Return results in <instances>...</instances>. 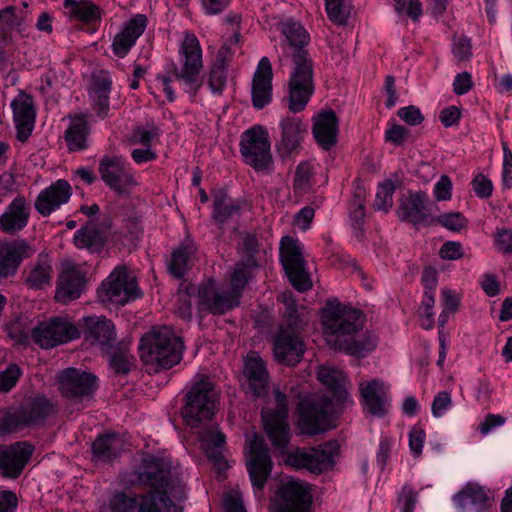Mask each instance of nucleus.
Segmentation results:
<instances>
[{
  "mask_svg": "<svg viewBox=\"0 0 512 512\" xmlns=\"http://www.w3.org/2000/svg\"><path fill=\"white\" fill-rule=\"evenodd\" d=\"M316 142L325 150H329L336 143L338 133V119L334 111L321 112L314 118L312 129Z\"/></svg>",
  "mask_w": 512,
  "mask_h": 512,
  "instance_id": "72a5a7b5",
  "label": "nucleus"
},
{
  "mask_svg": "<svg viewBox=\"0 0 512 512\" xmlns=\"http://www.w3.org/2000/svg\"><path fill=\"white\" fill-rule=\"evenodd\" d=\"M99 173L104 183L117 194H129L138 185L134 170L120 156L101 159Z\"/></svg>",
  "mask_w": 512,
  "mask_h": 512,
  "instance_id": "f3484780",
  "label": "nucleus"
},
{
  "mask_svg": "<svg viewBox=\"0 0 512 512\" xmlns=\"http://www.w3.org/2000/svg\"><path fill=\"white\" fill-rule=\"evenodd\" d=\"M328 18L337 25H346L352 6L348 0H324Z\"/></svg>",
  "mask_w": 512,
  "mask_h": 512,
  "instance_id": "49530a36",
  "label": "nucleus"
},
{
  "mask_svg": "<svg viewBox=\"0 0 512 512\" xmlns=\"http://www.w3.org/2000/svg\"><path fill=\"white\" fill-rule=\"evenodd\" d=\"M394 444L395 440L392 437L389 435H381L376 454V462L381 470L386 467Z\"/></svg>",
  "mask_w": 512,
  "mask_h": 512,
  "instance_id": "052dcab7",
  "label": "nucleus"
},
{
  "mask_svg": "<svg viewBox=\"0 0 512 512\" xmlns=\"http://www.w3.org/2000/svg\"><path fill=\"white\" fill-rule=\"evenodd\" d=\"M112 80L109 74L100 73L95 77L90 97L93 102V109L100 119H104L109 111V94Z\"/></svg>",
  "mask_w": 512,
  "mask_h": 512,
  "instance_id": "e433bc0d",
  "label": "nucleus"
},
{
  "mask_svg": "<svg viewBox=\"0 0 512 512\" xmlns=\"http://www.w3.org/2000/svg\"><path fill=\"white\" fill-rule=\"evenodd\" d=\"M201 285L193 284L181 287L178 291L175 311L179 317L184 320H190L192 317V298L195 299L197 308H199L198 289ZM199 313H210L209 311H200Z\"/></svg>",
  "mask_w": 512,
  "mask_h": 512,
  "instance_id": "37998d69",
  "label": "nucleus"
},
{
  "mask_svg": "<svg viewBox=\"0 0 512 512\" xmlns=\"http://www.w3.org/2000/svg\"><path fill=\"white\" fill-rule=\"evenodd\" d=\"M30 207L23 196L15 197L0 216V229L14 234L24 229L29 220Z\"/></svg>",
  "mask_w": 512,
  "mask_h": 512,
  "instance_id": "c85d7f7f",
  "label": "nucleus"
},
{
  "mask_svg": "<svg viewBox=\"0 0 512 512\" xmlns=\"http://www.w3.org/2000/svg\"><path fill=\"white\" fill-rule=\"evenodd\" d=\"M85 338L92 343L108 345L115 340V325L104 316H87L82 319Z\"/></svg>",
  "mask_w": 512,
  "mask_h": 512,
  "instance_id": "2f4dec72",
  "label": "nucleus"
},
{
  "mask_svg": "<svg viewBox=\"0 0 512 512\" xmlns=\"http://www.w3.org/2000/svg\"><path fill=\"white\" fill-rule=\"evenodd\" d=\"M428 195L423 191L409 193L401 199L397 209V216L402 221L414 225L426 224L428 219Z\"/></svg>",
  "mask_w": 512,
  "mask_h": 512,
  "instance_id": "cd10ccee",
  "label": "nucleus"
},
{
  "mask_svg": "<svg viewBox=\"0 0 512 512\" xmlns=\"http://www.w3.org/2000/svg\"><path fill=\"white\" fill-rule=\"evenodd\" d=\"M74 244L78 248H85L91 252H98L104 245V238L93 225H86L74 234Z\"/></svg>",
  "mask_w": 512,
  "mask_h": 512,
  "instance_id": "a18cd8bd",
  "label": "nucleus"
},
{
  "mask_svg": "<svg viewBox=\"0 0 512 512\" xmlns=\"http://www.w3.org/2000/svg\"><path fill=\"white\" fill-rule=\"evenodd\" d=\"M441 294L443 308L438 323L440 327H444L448 318L457 310L460 301L457 294L452 290L443 289Z\"/></svg>",
  "mask_w": 512,
  "mask_h": 512,
  "instance_id": "3c124183",
  "label": "nucleus"
},
{
  "mask_svg": "<svg viewBox=\"0 0 512 512\" xmlns=\"http://www.w3.org/2000/svg\"><path fill=\"white\" fill-rule=\"evenodd\" d=\"M63 5L70 20L87 25L101 22L103 10L91 0H64Z\"/></svg>",
  "mask_w": 512,
  "mask_h": 512,
  "instance_id": "f704fd0d",
  "label": "nucleus"
},
{
  "mask_svg": "<svg viewBox=\"0 0 512 512\" xmlns=\"http://www.w3.org/2000/svg\"><path fill=\"white\" fill-rule=\"evenodd\" d=\"M161 135L160 129L154 123H147L144 126L135 128L132 135V141L145 147H151Z\"/></svg>",
  "mask_w": 512,
  "mask_h": 512,
  "instance_id": "8fccbe9b",
  "label": "nucleus"
},
{
  "mask_svg": "<svg viewBox=\"0 0 512 512\" xmlns=\"http://www.w3.org/2000/svg\"><path fill=\"white\" fill-rule=\"evenodd\" d=\"M281 32L286 45L293 50V68L288 83V108L299 113L307 106L313 92V62L304 46L309 42V33L299 23L287 20L281 23Z\"/></svg>",
  "mask_w": 512,
  "mask_h": 512,
  "instance_id": "7ed1b4c3",
  "label": "nucleus"
},
{
  "mask_svg": "<svg viewBox=\"0 0 512 512\" xmlns=\"http://www.w3.org/2000/svg\"><path fill=\"white\" fill-rule=\"evenodd\" d=\"M17 139L24 142L31 135L35 122V109L30 95L21 92L11 102Z\"/></svg>",
  "mask_w": 512,
  "mask_h": 512,
  "instance_id": "a878e982",
  "label": "nucleus"
},
{
  "mask_svg": "<svg viewBox=\"0 0 512 512\" xmlns=\"http://www.w3.org/2000/svg\"><path fill=\"white\" fill-rule=\"evenodd\" d=\"M274 354L276 359L287 365H295L303 356V342L292 327L281 328L274 338Z\"/></svg>",
  "mask_w": 512,
  "mask_h": 512,
  "instance_id": "5701e85b",
  "label": "nucleus"
},
{
  "mask_svg": "<svg viewBox=\"0 0 512 512\" xmlns=\"http://www.w3.org/2000/svg\"><path fill=\"white\" fill-rule=\"evenodd\" d=\"M139 479L149 484L152 491L172 490L176 494L175 500L180 501L186 497L185 484L171 476V460L167 457L147 455L142 460L138 470Z\"/></svg>",
  "mask_w": 512,
  "mask_h": 512,
  "instance_id": "9d476101",
  "label": "nucleus"
},
{
  "mask_svg": "<svg viewBox=\"0 0 512 512\" xmlns=\"http://www.w3.org/2000/svg\"><path fill=\"white\" fill-rule=\"evenodd\" d=\"M176 494L172 490L144 492L115 491L107 501V512H182L183 508L173 502Z\"/></svg>",
  "mask_w": 512,
  "mask_h": 512,
  "instance_id": "39448f33",
  "label": "nucleus"
},
{
  "mask_svg": "<svg viewBox=\"0 0 512 512\" xmlns=\"http://www.w3.org/2000/svg\"><path fill=\"white\" fill-rule=\"evenodd\" d=\"M397 14L406 13L412 20L417 21L423 14L420 0H393Z\"/></svg>",
  "mask_w": 512,
  "mask_h": 512,
  "instance_id": "864d4df0",
  "label": "nucleus"
},
{
  "mask_svg": "<svg viewBox=\"0 0 512 512\" xmlns=\"http://www.w3.org/2000/svg\"><path fill=\"white\" fill-rule=\"evenodd\" d=\"M246 466L254 493H262L273 469L269 449L256 434L247 436Z\"/></svg>",
  "mask_w": 512,
  "mask_h": 512,
  "instance_id": "ddd939ff",
  "label": "nucleus"
},
{
  "mask_svg": "<svg viewBox=\"0 0 512 512\" xmlns=\"http://www.w3.org/2000/svg\"><path fill=\"white\" fill-rule=\"evenodd\" d=\"M313 170L314 168L311 163H300L296 169L294 187L300 191H306L310 187Z\"/></svg>",
  "mask_w": 512,
  "mask_h": 512,
  "instance_id": "4d7b16f0",
  "label": "nucleus"
},
{
  "mask_svg": "<svg viewBox=\"0 0 512 512\" xmlns=\"http://www.w3.org/2000/svg\"><path fill=\"white\" fill-rule=\"evenodd\" d=\"M71 197V186L65 180H57L44 189L35 201V209L43 216L52 212L68 202Z\"/></svg>",
  "mask_w": 512,
  "mask_h": 512,
  "instance_id": "bb28decb",
  "label": "nucleus"
},
{
  "mask_svg": "<svg viewBox=\"0 0 512 512\" xmlns=\"http://www.w3.org/2000/svg\"><path fill=\"white\" fill-rule=\"evenodd\" d=\"M179 67L174 68L175 80L180 82L187 93L193 95L200 89V74L203 69V52L197 36L185 31L178 47Z\"/></svg>",
  "mask_w": 512,
  "mask_h": 512,
  "instance_id": "6e6552de",
  "label": "nucleus"
},
{
  "mask_svg": "<svg viewBox=\"0 0 512 512\" xmlns=\"http://www.w3.org/2000/svg\"><path fill=\"white\" fill-rule=\"evenodd\" d=\"M322 325L326 343L335 350L363 356L377 345L375 336L358 334L363 327L361 311L337 300L326 303L322 313Z\"/></svg>",
  "mask_w": 512,
  "mask_h": 512,
  "instance_id": "f03ea898",
  "label": "nucleus"
},
{
  "mask_svg": "<svg viewBox=\"0 0 512 512\" xmlns=\"http://www.w3.org/2000/svg\"><path fill=\"white\" fill-rule=\"evenodd\" d=\"M88 122L84 116L71 118L70 125L65 131V141L70 151H82L88 148Z\"/></svg>",
  "mask_w": 512,
  "mask_h": 512,
  "instance_id": "58836bf2",
  "label": "nucleus"
},
{
  "mask_svg": "<svg viewBox=\"0 0 512 512\" xmlns=\"http://www.w3.org/2000/svg\"><path fill=\"white\" fill-rule=\"evenodd\" d=\"M139 296L136 279L124 266H117L98 289L99 299L108 304L124 305Z\"/></svg>",
  "mask_w": 512,
  "mask_h": 512,
  "instance_id": "2eb2a0df",
  "label": "nucleus"
},
{
  "mask_svg": "<svg viewBox=\"0 0 512 512\" xmlns=\"http://www.w3.org/2000/svg\"><path fill=\"white\" fill-rule=\"evenodd\" d=\"M495 245L498 250L508 253L512 251V229H502L495 235Z\"/></svg>",
  "mask_w": 512,
  "mask_h": 512,
  "instance_id": "774afa93",
  "label": "nucleus"
},
{
  "mask_svg": "<svg viewBox=\"0 0 512 512\" xmlns=\"http://www.w3.org/2000/svg\"><path fill=\"white\" fill-rule=\"evenodd\" d=\"M279 250L281 264L293 287L301 292L309 290L312 287V282L307 272L301 242L290 236H284L281 239Z\"/></svg>",
  "mask_w": 512,
  "mask_h": 512,
  "instance_id": "f8f14e48",
  "label": "nucleus"
},
{
  "mask_svg": "<svg viewBox=\"0 0 512 512\" xmlns=\"http://www.w3.org/2000/svg\"><path fill=\"white\" fill-rule=\"evenodd\" d=\"M439 256L444 260H458L463 257V249L460 242L447 241L440 250Z\"/></svg>",
  "mask_w": 512,
  "mask_h": 512,
  "instance_id": "338daca9",
  "label": "nucleus"
},
{
  "mask_svg": "<svg viewBox=\"0 0 512 512\" xmlns=\"http://www.w3.org/2000/svg\"><path fill=\"white\" fill-rule=\"evenodd\" d=\"M53 405L44 396L25 400L0 410V436H6L34 427L52 412Z\"/></svg>",
  "mask_w": 512,
  "mask_h": 512,
  "instance_id": "0eeeda50",
  "label": "nucleus"
},
{
  "mask_svg": "<svg viewBox=\"0 0 512 512\" xmlns=\"http://www.w3.org/2000/svg\"><path fill=\"white\" fill-rule=\"evenodd\" d=\"M317 378L330 390L331 397L308 396L300 401L298 427L306 435L331 429L340 408L352 403L347 391L348 379L343 371L323 365L317 370Z\"/></svg>",
  "mask_w": 512,
  "mask_h": 512,
  "instance_id": "f257e3e1",
  "label": "nucleus"
},
{
  "mask_svg": "<svg viewBox=\"0 0 512 512\" xmlns=\"http://www.w3.org/2000/svg\"><path fill=\"white\" fill-rule=\"evenodd\" d=\"M433 194L437 201H447L452 196V182L446 175H442L435 183Z\"/></svg>",
  "mask_w": 512,
  "mask_h": 512,
  "instance_id": "0e129e2a",
  "label": "nucleus"
},
{
  "mask_svg": "<svg viewBox=\"0 0 512 512\" xmlns=\"http://www.w3.org/2000/svg\"><path fill=\"white\" fill-rule=\"evenodd\" d=\"M84 286V275L78 266H67L61 273L55 298L67 304L80 297Z\"/></svg>",
  "mask_w": 512,
  "mask_h": 512,
  "instance_id": "c756f323",
  "label": "nucleus"
},
{
  "mask_svg": "<svg viewBox=\"0 0 512 512\" xmlns=\"http://www.w3.org/2000/svg\"><path fill=\"white\" fill-rule=\"evenodd\" d=\"M51 267L47 262H39L33 266L27 276V284L32 289H42L50 284Z\"/></svg>",
  "mask_w": 512,
  "mask_h": 512,
  "instance_id": "de8ad7c7",
  "label": "nucleus"
},
{
  "mask_svg": "<svg viewBox=\"0 0 512 512\" xmlns=\"http://www.w3.org/2000/svg\"><path fill=\"white\" fill-rule=\"evenodd\" d=\"M219 393L206 377L196 382L186 394L182 416L191 427L210 420L215 413Z\"/></svg>",
  "mask_w": 512,
  "mask_h": 512,
  "instance_id": "1a4fd4ad",
  "label": "nucleus"
},
{
  "mask_svg": "<svg viewBox=\"0 0 512 512\" xmlns=\"http://www.w3.org/2000/svg\"><path fill=\"white\" fill-rule=\"evenodd\" d=\"M455 503L460 507L472 506L476 511H483L490 506L491 498L484 487L468 484L454 496Z\"/></svg>",
  "mask_w": 512,
  "mask_h": 512,
  "instance_id": "4c0bfd02",
  "label": "nucleus"
},
{
  "mask_svg": "<svg viewBox=\"0 0 512 512\" xmlns=\"http://www.w3.org/2000/svg\"><path fill=\"white\" fill-rule=\"evenodd\" d=\"M244 376L249 390L255 396H262L267 392L269 375L264 361L257 353H250L244 359Z\"/></svg>",
  "mask_w": 512,
  "mask_h": 512,
  "instance_id": "7c9ffc66",
  "label": "nucleus"
},
{
  "mask_svg": "<svg viewBox=\"0 0 512 512\" xmlns=\"http://www.w3.org/2000/svg\"><path fill=\"white\" fill-rule=\"evenodd\" d=\"M226 72L225 68L222 64L213 63L210 74H209V80L208 84L211 89V91L214 94H221L226 86Z\"/></svg>",
  "mask_w": 512,
  "mask_h": 512,
  "instance_id": "5fc2aeb1",
  "label": "nucleus"
},
{
  "mask_svg": "<svg viewBox=\"0 0 512 512\" xmlns=\"http://www.w3.org/2000/svg\"><path fill=\"white\" fill-rule=\"evenodd\" d=\"M239 145L244 162L255 171L263 172L272 168L271 143L265 127L254 125L244 131Z\"/></svg>",
  "mask_w": 512,
  "mask_h": 512,
  "instance_id": "9b49d317",
  "label": "nucleus"
},
{
  "mask_svg": "<svg viewBox=\"0 0 512 512\" xmlns=\"http://www.w3.org/2000/svg\"><path fill=\"white\" fill-rule=\"evenodd\" d=\"M286 396L280 391H275V409L266 407L262 410V421L265 432L272 445L281 454L286 453L290 441L291 432L287 423Z\"/></svg>",
  "mask_w": 512,
  "mask_h": 512,
  "instance_id": "4468645a",
  "label": "nucleus"
},
{
  "mask_svg": "<svg viewBox=\"0 0 512 512\" xmlns=\"http://www.w3.org/2000/svg\"><path fill=\"white\" fill-rule=\"evenodd\" d=\"M30 254L31 249L25 242L0 241V276L14 274L21 260Z\"/></svg>",
  "mask_w": 512,
  "mask_h": 512,
  "instance_id": "473e14b6",
  "label": "nucleus"
},
{
  "mask_svg": "<svg viewBox=\"0 0 512 512\" xmlns=\"http://www.w3.org/2000/svg\"><path fill=\"white\" fill-rule=\"evenodd\" d=\"M397 114L405 123L412 126L419 125L424 120L420 109L413 105L400 108Z\"/></svg>",
  "mask_w": 512,
  "mask_h": 512,
  "instance_id": "69168bd1",
  "label": "nucleus"
},
{
  "mask_svg": "<svg viewBox=\"0 0 512 512\" xmlns=\"http://www.w3.org/2000/svg\"><path fill=\"white\" fill-rule=\"evenodd\" d=\"M273 71L270 60L262 57L253 75L251 97L254 108L262 109L272 100Z\"/></svg>",
  "mask_w": 512,
  "mask_h": 512,
  "instance_id": "b1692460",
  "label": "nucleus"
},
{
  "mask_svg": "<svg viewBox=\"0 0 512 512\" xmlns=\"http://www.w3.org/2000/svg\"><path fill=\"white\" fill-rule=\"evenodd\" d=\"M310 504L308 486L303 481L292 478L281 483L271 512H309Z\"/></svg>",
  "mask_w": 512,
  "mask_h": 512,
  "instance_id": "6ab92c4d",
  "label": "nucleus"
},
{
  "mask_svg": "<svg viewBox=\"0 0 512 512\" xmlns=\"http://www.w3.org/2000/svg\"><path fill=\"white\" fill-rule=\"evenodd\" d=\"M147 22V17L144 14H135L123 24L121 30L114 36L111 45L112 51L117 57L124 58L129 53L137 39L145 31Z\"/></svg>",
  "mask_w": 512,
  "mask_h": 512,
  "instance_id": "393cba45",
  "label": "nucleus"
},
{
  "mask_svg": "<svg viewBox=\"0 0 512 512\" xmlns=\"http://www.w3.org/2000/svg\"><path fill=\"white\" fill-rule=\"evenodd\" d=\"M426 439L425 431L420 426H413L409 432V448L414 457H419L422 454Z\"/></svg>",
  "mask_w": 512,
  "mask_h": 512,
  "instance_id": "e2e57ef3",
  "label": "nucleus"
},
{
  "mask_svg": "<svg viewBox=\"0 0 512 512\" xmlns=\"http://www.w3.org/2000/svg\"><path fill=\"white\" fill-rule=\"evenodd\" d=\"M50 323L53 328V338L41 339L46 349L67 343L79 336L78 329L66 318L55 317L50 320Z\"/></svg>",
  "mask_w": 512,
  "mask_h": 512,
  "instance_id": "ea45409f",
  "label": "nucleus"
},
{
  "mask_svg": "<svg viewBox=\"0 0 512 512\" xmlns=\"http://www.w3.org/2000/svg\"><path fill=\"white\" fill-rule=\"evenodd\" d=\"M50 323L53 328V338L41 339L46 349L67 343L79 336L78 329L66 318L55 317L50 320Z\"/></svg>",
  "mask_w": 512,
  "mask_h": 512,
  "instance_id": "a19ab883",
  "label": "nucleus"
},
{
  "mask_svg": "<svg viewBox=\"0 0 512 512\" xmlns=\"http://www.w3.org/2000/svg\"><path fill=\"white\" fill-rule=\"evenodd\" d=\"M237 212L238 207L233 203H228L223 198H217L214 200L213 218L217 222L223 223Z\"/></svg>",
  "mask_w": 512,
  "mask_h": 512,
  "instance_id": "13d9d810",
  "label": "nucleus"
},
{
  "mask_svg": "<svg viewBox=\"0 0 512 512\" xmlns=\"http://www.w3.org/2000/svg\"><path fill=\"white\" fill-rule=\"evenodd\" d=\"M281 130L280 141L277 143V149L282 156H288L297 153L307 134V125L300 117L287 115L279 122Z\"/></svg>",
  "mask_w": 512,
  "mask_h": 512,
  "instance_id": "4be33fe9",
  "label": "nucleus"
},
{
  "mask_svg": "<svg viewBox=\"0 0 512 512\" xmlns=\"http://www.w3.org/2000/svg\"><path fill=\"white\" fill-rule=\"evenodd\" d=\"M95 461L108 462L117 458L124 449L123 439L114 433L99 436L92 444Z\"/></svg>",
  "mask_w": 512,
  "mask_h": 512,
  "instance_id": "c9c22d12",
  "label": "nucleus"
},
{
  "mask_svg": "<svg viewBox=\"0 0 512 512\" xmlns=\"http://www.w3.org/2000/svg\"><path fill=\"white\" fill-rule=\"evenodd\" d=\"M359 392L364 414L382 418L388 413L391 407L390 386L382 379L360 381Z\"/></svg>",
  "mask_w": 512,
  "mask_h": 512,
  "instance_id": "a211bd4d",
  "label": "nucleus"
},
{
  "mask_svg": "<svg viewBox=\"0 0 512 512\" xmlns=\"http://www.w3.org/2000/svg\"><path fill=\"white\" fill-rule=\"evenodd\" d=\"M435 222L453 232H459L467 225L466 218L459 212L441 214L435 219Z\"/></svg>",
  "mask_w": 512,
  "mask_h": 512,
  "instance_id": "603ef678",
  "label": "nucleus"
},
{
  "mask_svg": "<svg viewBox=\"0 0 512 512\" xmlns=\"http://www.w3.org/2000/svg\"><path fill=\"white\" fill-rule=\"evenodd\" d=\"M34 447L27 441L0 445V472L6 478H17L29 462Z\"/></svg>",
  "mask_w": 512,
  "mask_h": 512,
  "instance_id": "412c9836",
  "label": "nucleus"
},
{
  "mask_svg": "<svg viewBox=\"0 0 512 512\" xmlns=\"http://www.w3.org/2000/svg\"><path fill=\"white\" fill-rule=\"evenodd\" d=\"M453 406L451 394L448 391L438 392L431 405V412L435 418L443 417Z\"/></svg>",
  "mask_w": 512,
  "mask_h": 512,
  "instance_id": "6e6d98bb",
  "label": "nucleus"
},
{
  "mask_svg": "<svg viewBox=\"0 0 512 512\" xmlns=\"http://www.w3.org/2000/svg\"><path fill=\"white\" fill-rule=\"evenodd\" d=\"M339 445L336 441L324 443L310 450L297 449L288 453L285 463L294 468H304L313 473H321L334 464L338 455Z\"/></svg>",
  "mask_w": 512,
  "mask_h": 512,
  "instance_id": "dca6fc26",
  "label": "nucleus"
},
{
  "mask_svg": "<svg viewBox=\"0 0 512 512\" xmlns=\"http://www.w3.org/2000/svg\"><path fill=\"white\" fill-rule=\"evenodd\" d=\"M200 441L205 454L211 459L218 460L224 449L226 437L217 427H211L201 434Z\"/></svg>",
  "mask_w": 512,
  "mask_h": 512,
  "instance_id": "c03bdc74",
  "label": "nucleus"
},
{
  "mask_svg": "<svg viewBox=\"0 0 512 512\" xmlns=\"http://www.w3.org/2000/svg\"><path fill=\"white\" fill-rule=\"evenodd\" d=\"M195 250L196 248L192 241H185L173 250L168 265L169 271L173 276L181 278L185 275L189 269V261L195 253Z\"/></svg>",
  "mask_w": 512,
  "mask_h": 512,
  "instance_id": "79ce46f5",
  "label": "nucleus"
},
{
  "mask_svg": "<svg viewBox=\"0 0 512 512\" xmlns=\"http://www.w3.org/2000/svg\"><path fill=\"white\" fill-rule=\"evenodd\" d=\"M142 361L155 372L168 369L182 359L183 342L171 328L162 327L146 334L139 345Z\"/></svg>",
  "mask_w": 512,
  "mask_h": 512,
  "instance_id": "423d86ee",
  "label": "nucleus"
},
{
  "mask_svg": "<svg viewBox=\"0 0 512 512\" xmlns=\"http://www.w3.org/2000/svg\"><path fill=\"white\" fill-rule=\"evenodd\" d=\"M394 184L386 180L378 185L374 207L378 211L388 212L393 205Z\"/></svg>",
  "mask_w": 512,
  "mask_h": 512,
  "instance_id": "09e8293b",
  "label": "nucleus"
},
{
  "mask_svg": "<svg viewBox=\"0 0 512 512\" xmlns=\"http://www.w3.org/2000/svg\"><path fill=\"white\" fill-rule=\"evenodd\" d=\"M21 371L16 364L9 365L0 372V392L10 391L18 382Z\"/></svg>",
  "mask_w": 512,
  "mask_h": 512,
  "instance_id": "bf43d9fd",
  "label": "nucleus"
},
{
  "mask_svg": "<svg viewBox=\"0 0 512 512\" xmlns=\"http://www.w3.org/2000/svg\"><path fill=\"white\" fill-rule=\"evenodd\" d=\"M58 381L62 394L73 400L89 397L97 388V379L92 373L76 368L61 371Z\"/></svg>",
  "mask_w": 512,
  "mask_h": 512,
  "instance_id": "aec40b11",
  "label": "nucleus"
},
{
  "mask_svg": "<svg viewBox=\"0 0 512 512\" xmlns=\"http://www.w3.org/2000/svg\"><path fill=\"white\" fill-rule=\"evenodd\" d=\"M417 498L418 494L413 490V488L409 484H405L398 495L400 511L414 512Z\"/></svg>",
  "mask_w": 512,
  "mask_h": 512,
  "instance_id": "680f3d73",
  "label": "nucleus"
},
{
  "mask_svg": "<svg viewBox=\"0 0 512 512\" xmlns=\"http://www.w3.org/2000/svg\"><path fill=\"white\" fill-rule=\"evenodd\" d=\"M255 268L256 263L253 258H249L247 263L236 264L231 275L228 292L219 291L214 280L202 283L198 289L200 311H209L212 314L221 315L237 306L242 291L252 277Z\"/></svg>",
  "mask_w": 512,
  "mask_h": 512,
  "instance_id": "20e7f679",
  "label": "nucleus"
}]
</instances>
